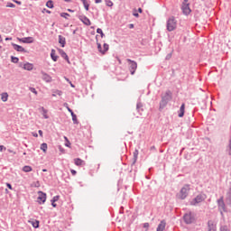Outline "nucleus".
I'll list each match as a JSON object with an SVG mask.
<instances>
[{
	"instance_id": "obj_16",
	"label": "nucleus",
	"mask_w": 231,
	"mask_h": 231,
	"mask_svg": "<svg viewBox=\"0 0 231 231\" xmlns=\"http://www.w3.org/2000/svg\"><path fill=\"white\" fill-rule=\"evenodd\" d=\"M166 225H167V223L165 222V220H162L161 223L157 226V231H163V230H165Z\"/></svg>"
},
{
	"instance_id": "obj_36",
	"label": "nucleus",
	"mask_w": 231,
	"mask_h": 231,
	"mask_svg": "<svg viewBox=\"0 0 231 231\" xmlns=\"http://www.w3.org/2000/svg\"><path fill=\"white\" fill-rule=\"evenodd\" d=\"M46 6L47 8H53V2L51 0L47 1Z\"/></svg>"
},
{
	"instance_id": "obj_25",
	"label": "nucleus",
	"mask_w": 231,
	"mask_h": 231,
	"mask_svg": "<svg viewBox=\"0 0 231 231\" xmlns=\"http://www.w3.org/2000/svg\"><path fill=\"white\" fill-rule=\"evenodd\" d=\"M1 100H2V102H7L8 101V93L3 92L1 94Z\"/></svg>"
},
{
	"instance_id": "obj_22",
	"label": "nucleus",
	"mask_w": 231,
	"mask_h": 231,
	"mask_svg": "<svg viewBox=\"0 0 231 231\" xmlns=\"http://www.w3.org/2000/svg\"><path fill=\"white\" fill-rule=\"evenodd\" d=\"M208 231H216V226H214V223L211 220L208 222Z\"/></svg>"
},
{
	"instance_id": "obj_38",
	"label": "nucleus",
	"mask_w": 231,
	"mask_h": 231,
	"mask_svg": "<svg viewBox=\"0 0 231 231\" xmlns=\"http://www.w3.org/2000/svg\"><path fill=\"white\" fill-rule=\"evenodd\" d=\"M97 50L99 51V53H102L103 50H102V44H100L98 42V40H97Z\"/></svg>"
},
{
	"instance_id": "obj_2",
	"label": "nucleus",
	"mask_w": 231,
	"mask_h": 231,
	"mask_svg": "<svg viewBox=\"0 0 231 231\" xmlns=\"http://www.w3.org/2000/svg\"><path fill=\"white\" fill-rule=\"evenodd\" d=\"M166 28L168 32H174L176 28H178V21H176V18L174 16H171L166 23Z\"/></svg>"
},
{
	"instance_id": "obj_60",
	"label": "nucleus",
	"mask_w": 231,
	"mask_h": 231,
	"mask_svg": "<svg viewBox=\"0 0 231 231\" xmlns=\"http://www.w3.org/2000/svg\"><path fill=\"white\" fill-rule=\"evenodd\" d=\"M14 3H16V5H21V1H14Z\"/></svg>"
},
{
	"instance_id": "obj_7",
	"label": "nucleus",
	"mask_w": 231,
	"mask_h": 231,
	"mask_svg": "<svg viewBox=\"0 0 231 231\" xmlns=\"http://www.w3.org/2000/svg\"><path fill=\"white\" fill-rule=\"evenodd\" d=\"M217 203L218 210L221 216H223V212H226V205L225 204V200L223 199V197L218 199Z\"/></svg>"
},
{
	"instance_id": "obj_19",
	"label": "nucleus",
	"mask_w": 231,
	"mask_h": 231,
	"mask_svg": "<svg viewBox=\"0 0 231 231\" xmlns=\"http://www.w3.org/2000/svg\"><path fill=\"white\" fill-rule=\"evenodd\" d=\"M42 79L45 80V82H50L51 80V77L48 75V73L42 71Z\"/></svg>"
},
{
	"instance_id": "obj_44",
	"label": "nucleus",
	"mask_w": 231,
	"mask_h": 231,
	"mask_svg": "<svg viewBox=\"0 0 231 231\" xmlns=\"http://www.w3.org/2000/svg\"><path fill=\"white\" fill-rule=\"evenodd\" d=\"M171 57H172V53L167 54L166 60H171Z\"/></svg>"
},
{
	"instance_id": "obj_21",
	"label": "nucleus",
	"mask_w": 231,
	"mask_h": 231,
	"mask_svg": "<svg viewBox=\"0 0 231 231\" xmlns=\"http://www.w3.org/2000/svg\"><path fill=\"white\" fill-rule=\"evenodd\" d=\"M51 59H52V60L54 62H57V60H59V56H57L55 54V50L54 49H52L51 51Z\"/></svg>"
},
{
	"instance_id": "obj_37",
	"label": "nucleus",
	"mask_w": 231,
	"mask_h": 231,
	"mask_svg": "<svg viewBox=\"0 0 231 231\" xmlns=\"http://www.w3.org/2000/svg\"><path fill=\"white\" fill-rule=\"evenodd\" d=\"M60 196L57 195L52 198L51 200V203H57V200L60 199Z\"/></svg>"
},
{
	"instance_id": "obj_6",
	"label": "nucleus",
	"mask_w": 231,
	"mask_h": 231,
	"mask_svg": "<svg viewBox=\"0 0 231 231\" xmlns=\"http://www.w3.org/2000/svg\"><path fill=\"white\" fill-rule=\"evenodd\" d=\"M189 190H190V185L186 184L184 187L181 188L179 197L180 199H185L187 196H189Z\"/></svg>"
},
{
	"instance_id": "obj_11",
	"label": "nucleus",
	"mask_w": 231,
	"mask_h": 231,
	"mask_svg": "<svg viewBox=\"0 0 231 231\" xmlns=\"http://www.w3.org/2000/svg\"><path fill=\"white\" fill-rule=\"evenodd\" d=\"M18 41L23 42V44H32L33 42V37L18 38Z\"/></svg>"
},
{
	"instance_id": "obj_40",
	"label": "nucleus",
	"mask_w": 231,
	"mask_h": 231,
	"mask_svg": "<svg viewBox=\"0 0 231 231\" xmlns=\"http://www.w3.org/2000/svg\"><path fill=\"white\" fill-rule=\"evenodd\" d=\"M60 17H63L64 19H68V17H69V14H68V13H60Z\"/></svg>"
},
{
	"instance_id": "obj_5",
	"label": "nucleus",
	"mask_w": 231,
	"mask_h": 231,
	"mask_svg": "<svg viewBox=\"0 0 231 231\" xmlns=\"http://www.w3.org/2000/svg\"><path fill=\"white\" fill-rule=\"evenodd\" d=\"M183 220L186 225H192V223L196 221V218L194 217V214L192 212H189L184 214Z\"/></svg>"
},
{
	"instance_id": "obj_18",
	"label": "nucleus",
	"mask_w": 231,
	"mask_h": 231,
	"mask_svg": "<svg viewBox=\"0 0 231 231\" xmlns=\"http://www.w3.org/2000/svg\"><path fill=\"white\" fill-rule=\"evenodd\" d=\"M74 163L77 165V167H82V165H85L84 161H82L80 158L74 159Z\"/></svg>"
},
{
	"instance_id": "obj_63",
	"label": "nucleus",
	"mask_w": 231,
	"mask_h": 231,
	"mask_svg": "<svg viewBox=\"0 0 231 231\" xmlns=\"http://www.w3.org/2000/svg\"><path fill=\"white\" fill-rule=\"evenodd\" d=\"M64 139L66 142H69V140L68 139V137L64 136Z\"/></svg>"
},
{
	"instance_id": "obj_24",
	"label": "nucleus",
	"mask_w": 231,
	"mask_h": 231,
	"mask_svg": "<svg viewBox=\"0 0 231 231\" xmlns=\"http://www.w3.org/2000/svg\"><path fill=\"white\" fill-rule=\"evenodd\" d=\"M29 223L32 225L33 228H39V225H40L39 220H29Z\"/></svg>"
},
{
	"instance_id": "obj_30",
	"label": "nucleus",
	"mask_w": 231,
	"mask_h": 231,
	"mask_svg": "<svg viewBox=\"0 0 231 231\" xmlns=\"http://www.w3.org/2000/svg\"><path fill=\"white\" fill-rule=\"evenodd\" d=\"M57 95H59V97H61L62 90H54V91H52V97H57Z\"/></svg>"
},
{
	"instance_id": "obj_49",
	"label": "nucleus",
	"mask_w": 231,
	"mask_h": 231,
	"mask_svg": "<svg viewBox=\"0 0 231 231\" xmlns=\"http://www.w3.org/2000/svg\"><path fill=\"white\" fill-rule=\"evenodd\" d=\"M134 17H140V14L138 13H133Z\"/></svg>"
},
{
	"instance_id": "obj_14",
	"label": "nucleus",
	"mask_w": 231,
	"mask_h": 231,
	"mask_svg": "<svg viewBox=\"0 0 231 231\" xmlns=\"http://www.w3.org/2000/svg\"><path fill=\"white\" fill-rule=\"evenodd\" d=\"M178 116L179 118H183V116H185V103H182L180 106Z\"/></svg>"
},
{
	"instance_id": "obj_3",
	"label": "nucleus",
	"mask_w": 231,
	"mask_h": 231,
	"mask_svg": "<svg viewBox=\"0 0 231 231\" xmlns=\"http://www.w3.org/2000/svg\"><path fill=\"white\" fill-rule=\"evenodd\" d=\"M126 62H128L129 71L131 75H134V73H136V69H138V63L131 59H127Z\"/></svg>"
},
{
	"instance_id": "obj_23",
	"label": "nucleus",
	"mask_w": 231,
	"mask_h": 231,
	"mask_svg": "<svg viewBox=\"0 0 231 231\" xmlns=\"http://www.w3.org/2000/svg\"><path fill=\"white\" fill-rule=\"evenodd\" d=\"M136 109H137L138 113H140V115H142V112H143V105L142 104V102L137 103Z\"/></svg>"
},
{
	"instance_id": "obj_54",
	"label": "nucleus",
	"mask_w": 231,
	"mask_h": 231,
	"mask_svg": "<svg viewBox=\"0 0 231 231\" xmlns=\"http://www.w3.org/2000/svg\"><path fill=\"white\" fill-rule=\"evenodd\" d=\"M6 185H7V187L12 190V184L7 183Z\"/></svg>"
},
{
	"instance_id": "obj_8",
	"label": "nucleus",
	"mask_w": 231,
	"mask_h": 231,
	"mask_svg": "<svg viewBox=\"0 0 231 231\" xmlns=\"http://www.w3.org/2000/svg\"><path fill=\"white\" fill-rule=\"evenodd\" d=\"M207 199V195L205 194H199L195 199H192L190 202V205L196 206L198 203H201Z\"/></svg>"
},
{
	"instance_id": "obj_13",
	"label": "nucleus",
	"mask_w": 231,
	"mask_h": 231,
	"mask_svg": "<svg viewBox=\"0 0 231 231\" xmlns=\"http://www.w3.org/2000/svg\"><path fill=\"white\" fill-rule=\"evenodd\" d=\"M20 68H23L27 71H32L33 69V64L26 62L25 64L20 63Z\"/></svg>"
},
{
	"instance_id": "obj_35",
	"label": "nucleus",
	"mask_w": 231,
	"mask_h": 231,
	"mask_svg": "<svg viewBox=\"0 0 231 231\" xmlns=\"http://www.w3.org/2000/svg\"><path fill=\"white\" fill-rule=\"evenodd\" d=\"M97 33H99L101 35L102 39H104V37H106V34H104V32L100 28L97 29Z\"/></svg>"
},
{
	"instance_id": "obj_48",
	"label": "nucleus",
	"mask_w": 231,
	"mask_h": 231,
	"mask_svg": "<svg viewBox=\"0 0 231 231\" xmlns=\"http://www.w3.org/2000/svg\"><path fill=\"white\" fill-rule=\"evenodd\" d=\"M143 228H147L148 229L149 228V223H144L143 224Z\"/></svg>"
},
{
	"instance_id": "obj_41",
	"label": "nucleus",
	"mask_w": 231,
	"mask_h": 231,
	"mask_svg": "<svg viewBox=\"0 0 231 231\" xmlns=\"http://www.w3.org/2000/svg\"><path fill=\"white\" fill-rule=\"evenodd\" d=\"M106 6L111 7V6H113V2L111 0H106Z\"/></svg>"
},
{
	"instance_id": "obj_27",
	"label": "nucleus",
	"mask_w": 231,
	"mask_h": 231,
	"mask_svg": "<svg viewBox=\"0 0 231 231\" xmlns=\"http://www.w3.org/2000/svg\"><path fill=\"white\" fill-rule=\"evenodd\" d=\"M103 48L104 50L102 51V55H106V53L109 51V44L104 43Z\"/></svg>"
},
{
	"instance_id": "obj_45",
	"label": "nucleus",
	"mask_w": 231,
	"mask_h": 231,
	"mask_svg": "<svg viewBox=\"0 0 231 231\" xmlns=\"http://www.w3.org/2000/svg\"><path fill=\"white\" fill-rule=\"evenodd\" d=\"M44 12H46V14H51V11H50V10H48V9H46V8H44V9L42 10V14H44Z\"/></svg>"
},
{
	"instance_id": "obj_17",
	"label": "nucleus",
	"mask_w": 231,
	"mask_h": 231,
	"mask_svg": "<svg viewBox=\"0 0 231 231\" xmlns=\"http://www.w3.org/2000/svg\"><path fill=\"white\" fill-rule=\"evenodd\" d=\"M59 44H60L61 48L66 46V38L62 35H59Z\"/></svg>"
},
{
	"instance_id": "obj_34",
	"label": "nucleus",
	"mask_w": 231,
	"mask_h": 231,
	"mask_svg": "<svg viewBox=\"0 0 231 231\" xmlns=\"http://www.w3.org/2000/svg\"><path fill=\"white\" fill-rule=\"evenodd\" d=\"M11 61L14 62V64H17V62H19V58L11 56Z\"/></svg>"
},
{
	"instance_id": "obj_15",
	"label": "nucleus",
	"mask_w": 231,
	"mask_h": 231,
	"mask_svg": "<svg viewBox=\"0 0 231 231\" xmlns=\"http://www.w3.org/2000/svg\"><path fill=\"white\" fill-rule=\"evenodd\" d=\"M58 51H59L60 55L62 57V59H65V60H67V62H69V58L68 57V54H66V51H64V50L59 49Z\"/></svg>"
},
{
	"instance_id": "obj_20",
	"label": "nucleus",
	"mask_w": 231,
	"mask_h": 231,
	"mask_svg": "<svg viewBox=\"0 0 231 231\" xmlns=\"http://www.w3.org/2000/svg\"><path fill=\"white\" fill-rule=\"evenodd\" d=\"M39 111H41L42 113V116L45 119L50 118V116H48V110H46V108H44L43 106H41L39 108Z\"/></svg>"
},
{
	"instance_id": "obj_61",
	"label": "nucleus",
	"mask_w": 231,
	"mask_h": 231,
	"mask_svg": "<svg viewBox=\"0 0 231 231\" xmlns=\"http://www.w3.org/2000/svg\"><path fill=\"white\" fill-rule=\"evenodd\" d=\"M60 151L61 152H64V149H62L61 147H60Z\"/></svg>"
},
{
	"instance_id": "obj_46",
	"label": "nucleus",
	"mask_w": 231,
	"mask_h": 231,
	"mask_svg": "<svg viewBox=\"0 0 231 231\" xmlns=\"http://www.w3.org/2000/svg\"><path fill=\"white\" fill-rule=\"evenodd\" d=\"M70 172H71L72 176L77 175V171H75V170H70Z\"/></svg>"
},
{
	"instance_id": "obj_32",
	"label": "nucleus",
	"mask_w": 231,
	"mask_h": 231,
	"mask_svg": "<svg viewBox=\"0 0 231 231\" xmlns=\"http://www.w3.org/2000/svg\"><path fill=\"white\" fill-rule=\"evenodd\" d=\"M70 115H71V116H72L73 124L78 125V124H79V120L77 119V115H75V113H72V114H70Z\"/></svg>"
},
{
	"instance_id": "obj_57",
	"label": "nucleus",
	"mask_w": 231,
	"mask_h": 231,
	"mask_svg": "<svg viewBox=\"0 0 231 231\" xmlns=\"http://www.w3.org/2000/svg\"><path fill=\"white\" fill-rule=\"evenodd\" d=\"M38 133H39L40 136H42V130H39Z\"/></svg>"
},
{
	"instance_id": "obj_56",
	"label": "nucleus",
	"mask_w": 231,
	"mask_h": 231,
	"mask_svg": "<svg viewBox=\"0 0 231 231\" xmlns=\"http://www.w3.org/2000/svg\"><path fill=\"white\" fill-rule=\"evenodd\" d=\"M63 106H64V107H66L67 109L69 107V106H68V103H64Z\"/></svg>"
},
{
	"instance_id": "obj_64",
	"label": "nucleus",
	"mask_w": 231,
	"mask_h": 231,
	"mask_svg": "<svg viewBox=\"0 0 231 231\" xmlns=\"http://www.w3.org/2000/svg\"><path fill=\"white\" fill-rule=\"evenodd\" d=\"M33 136H34L35 138H37V136H39V134H33Z\"/></svg>"
},
{
	"instance_id": "obj_42",
	"label": "nucleus",
	"mask_w": 231,
	"mask_h": 231,
	"mask_svg": "<svg viewBox=\"0 0 231 231\" xmlns=\"http://www.w3.org/2000/svg\"><path fill=\"white\" fill-rule=\"evenodd\" d=\"M6 7H7V8H15V5H14V4H12V3H7Z\"/></svg>"
},
{
	"instance_id": "obj_62",
	"label": "nucleus",
	"mask_w": 231,
	"mask_h": 231,
	"mask_svg": "<svg viewBox=\"0 0 231 231\" xmlns=\"http://www.w3.org/2000/svg\"><path fill=\"white\" fill-rule=\"evenodd\" d=\"M65 3H71V0H64Z\"/></svg>"
},
{
	"instance_id": "obj_47",
	"label": "nucleus",
	"mask_w": 231,
	"mask_h": 231,
	"mask_svg": "<svg viewBox=\"0 0 231 231\" xmlns=\"http://www.w3.org/2000/svg\"><path fill=\"white\" fill-rule=\"evenodd\" d=\"M69 145H71V143H69V141H67V142L65 143V146H66V147H69Z\"/></svg>"
},
{
	"instance_id": "obj_55",
	"label": "nucleus",
	"mask_w": 231,
	"mask_h": 231,
	"mask_svg": "<svg viewBox=\"0 0 231 231\" xmlns=\"http://www.w3.org/2000/svg\"><path fill=\"white\" fill-rule=\"evenodd\" d=\"M129 28H130V29L134 28V24H133V23L129 24Z\"/></svg>"
},
{
	"instance_id": "obj_53",
	"label": "nucleus",
	"mask_w": 231,
	"mask_h": 231,
	"mask_svg": "<svg viewBox=\"0 0 231 231\" xmlns=\"http://www.w3.org/2000/svg\"><path fill=\"white\" fill-rule=\"evenodd\" d=\"M95 3L98 5L99 3H102V0H95Z\"/></svg>"
},
{
	"instance_id": "obj_4",
	"label": "nucleus",
	"mask_w": 231,
	"mask_h": 231,
	"mask_svg": "<svg viewBox=\"0 0 231 231\" xmlns=\"http://www.w3.org/2000/svg\"><path fill=\"white\" fill-rule=\"evenodd\" d=\"M181 10L184 15H189V14L192 12V10H190V4L189 3V0H183L181 4Z\"/></svg>"
},
{
	"instance_id": "obj_33",
	"label": "nucleus",
	"mask_w": 231,
	"mask_h": 231,
	"mask_svg": "<svg viewBox=\"0 0 231 231\" xmlns=\"http://www.w3.org/2000/svg\"><path fill=\"white\" fill-rule=\"evenodd\" d=\"M23 172H32V169L31 166H23Z\"/></svg>"
},
{
	"instance_id": "obj_51",
	"label": "nucleus",
	"mask_w": 231,
	"mask_h": 231,
	"mask_svg": "<svg viewBox=\"0 0 231 231\" xmlns=\"http://www.w3.org/2000/svg\"><path fill=\"white\" fill-rule=\"evenodd\" d=\"M67 109H68L69 113H70V115H71L72 113H74L73 110H72L71 108H69V106Z\"/></svg>"
},
{
	"instance_id": "obj_12",
	"label": "nucleus",
	"mask_w": 231,
	"mask_h": 231,
	"mask_svg": "<svg viewBox=\"0 0 231 231\" xmlns=\"http://www.w3.org/2000/svg\"><path fill=\"white\" fill-rule=\"evenodd\" d=\"M12 46L15 51H19L20 53H27V51L21 45H17L15 43H12Z\"/></svg>"
},
{
	"instance_id": "obj_10",
	"label": "nucleus",
	"mask_w": 231,
	"mask_h": 231,
	"mask_svg": "<svg viewBox=\"0 0 231 231\" xmlns=\"http://www.w3.org/2000/svg\"><path fill=\"white\" fill-rule=\"evenodd\" d=\"M79 21H82L83 24L86 26H91V21L86 15H79Z\"/></svg>"
},
{
	"instance_id": "obj_58",
	"label": "nucleus",
	"mask_w": 231,
	"mask_h": 231,
	"mask_svg": "<svg viewBox=\"0 0 231 231\" xmlns=\"http://www.w3.org/2000/svg\"><path fill=\"white\" fill-rule=\"evenodd\" d=\"M3 149H5L4 145H0V152H3Z\"/></svg>"
},
{
	"instance_id": "obj_52",
	"label": "nucleus",
	"mask_w": 231,
	"mask_h": 231,
	"mask_svg": "<svg viewBox=\"0 0 231 231\" xmlns=\"http://www.w3.org/2000/svg\"><path fill=\"white\" fill-rule=\"evenodd\" d=\"M51 206L54 208H57V204L55 202H51Z\"/></svg>"
},
{
	"instance_id": "obj_39",
	"label": "nucleus",
	"mask_w": 231,
	"mask_h": 231,
	"mask_svg": "<svg viewBox=\"0 0 231 231\" xmlns=\"http://www.w3.org/2000/svg\"><path fill=\"white\" fill-rule=\"evenodd\" d=\"M220 231H230V229L228 228V226H221Z\"/></svg>"
},
{
	"instance_id": "obj_59",
	"label": "nucleus",
	"mask_w": 231,
	"mask_h": 231,
	"mask_svg": "<svg viewBox=\"0 0 231 231\" xmlns=\"http://www.w3.org/2000/svg\"><path fill=\"white\" fill-rule=\"evenodd\" d=\"M5 41H12V38L6 37V38H5Z\"/></svg>"
},
{
	"instance_id": "obj_26",
	"label": "nucleus",
	"mask_w": 231,
	"mask_h": 231,
	"mask_svg": "<svg viewBox=\"0 0 231 231\" xmlns=\"http://www.w3.org/2000/svg\"><path fill=\"white\" fill-rule=\"evenodd\" d=\"M137 160H138V150H135L134 152V158H133L132 165H134V163H136Z\"/></svg>"
},
{
	"instance_id": "obj_28",
	"label": "nucleus",
	"mask_w": 231,
	"mask_h": 231,
	"mask_svg": "<svg viewBox=\"0 0 231 231\" xmlns=\"http://www.w3.org/2000/svg\"><path fill=\"white\" fill-rule=\"evenodd\" d=\"M40 149H41L42 151H43L44 152H46V151H48V143H42L41 144Z\"/></svg>"
},
{
	"instance_id": "obj_43",
	"label": "nucleus",
	"mask_w": 231,
	"mask_h": 231,
	"mask_svg": "<svg viewBox=\"0 0 231 231\" xmlns=\"http://www.w3.org/2000/svg\"><path fill=\"white\" fill-rule=\"evenodd\" d=\"M31 90L32 93H34V95H37V90L35 89V88H29Z\"/></svg>"
},
{
	"instance_id": "obj_31",
	"label": "nucleus",
	"mask_w": 231,
	"mask_h": 231,
	"mask_svg": "<svg viewBox=\"0 0 231 231\" xmlns=\"http://www.w3.org/2000/svg\"><path fill=\"white\" fill-rule=\"evenodd\" d=\"M226 201L231 205V188L229 189L228 192L226 193Z\"/></svg>"
},
{
	"instance_id": "obj_50",
	"label": "nucleus",
	"mask_w": 231,
	"mask_h": 231,
	"mask_svg": "<svg viewBox=\"0 0 231 231\" xmlns=\"http://www.w3.org/2000/svg\"><path fill=\"white\" fill-rule=\"evenodd\" d=\"M137 12H138L139 14H142V13L143 12V10L142 9V7H139L138 10H137Z\"/></svg>"
},
{
	"instance_id": "obj_29",
	"label": "nucleus",
	"mask_w": 231,
	"mask_h": 231,
	"mask_svg": "<svg viewBox=\"0 0 231 231\" xmlns=\"http://www.w3.org/2000/svg\"><path fill=\"white\" fill-rule=\"evenodd\" d=\"M81 3H83L85 10L89 11V4H88L87 0H81Z\"/></svg>"
},
{
	"instance_id": "obj_9",
	"label": "nucleus",
	"mask_w": 231,
	"mask_h": 231,
	"mask_svg": "<svg viewBox=\"0 0 231 231\" xmlns=\"http://www.w3.org/2000/svg\"><path fill=\"white\" fill-rule=\"evenodd\" d=\"M37 202L39 203V205L46 203V193L42 191H38Z\"/></svg>"
},
{
	"instance_id": "obj_1",
	"label": "nucleus",
	"mask_w": 231,
	"mask_h": 231,
	"mask_svg": "<svg viewBox=\"0 0 231 231\" xmlns=\"http://www.w3.org/2000/svg\"><path fill=\"white\" fill-rule=\"evenodd\" d=\"M172 99V92L171 90H167L163 96H162V100L160 102V109H163L165 106L171 102Z\"/></svg>"
}]
</instances>
